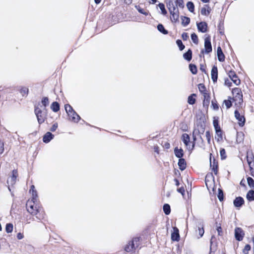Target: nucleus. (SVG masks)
Here are the masks:
<instances>
[{
  "instance_id": "412c9836",
  "label": "nucleus",
  "mask_w": 254,
  "mask_h": 254,
  "mask_svg": "<svg viewBox=\"0 0 254 254\" xmlns=\"http://www.w3.org/2000/svg\"><path fill=\"white\" fill-rule=\"evenodd\" d=\"M233 100L241 105L243 102L242 93H241L238 95H235L233 97Z\"/></svg>"
},
{
  "instance_id": "c03bdc74",
  "label": "nucleus",
  "mask_w": 254,
  "mask_h": 254,
  "mask_svg": "<svg viewBox=\"0 0 254 254\" xmlns=\"http://www.w3.org/2000/svg\"><path fill=\"white\" fill-rule=\"evenodd\" d=\"M191 39L194 44H197L198 43V37L195 33H192L191 34Z\"/></svg>"
},
{
  "instance_id": "2f4dec72",
  "label": "nucleus",
  "mask_w": 254,
  "mask_h": 254,
  "mask_svg": "<svg viewBox=\"0 0 254 254\" xmlns=\"http://www.w3.org/2000/svg\"><path fill=\"white\" fill-rule=\"evenodd\" d=\"M189 68L191 72L193 74H196L197 73V67L196 66L195 64H190L189 65Z\"/></svg>"
},
{
  "instance_id": "6ab92c4d",
  "label": "nucleus",
  "mask_w": 254,
  "mask_h": 254,
  "mask_svg": "<svg viewBox=\"0 0 254 254\" xmlns=\"http://www.w3.org/2000/svg\"><path fill=\"white\" fill-rule=\"evenodd\" d=\"M174 153L175 156L179 158H182L184 156V151L182 148L179 149L178 147H176L174 149Z\"/></svg>"
},
{
  "instance_id": "b1692460",
  "label": "nucleus",
  "mask_w": 254,
  "mask_h": 254,
  "mask_svg": "<svg viewBox=\"0 0 254 254\" xmlns=\"http://www.w3.org/2000/svg\"><path fill=\"white\" fill-rule=\"evenodd\" d=\"M135 7L140 13H141L145 16H147L149 13V12L147 9L141 8L139 5H135Z\"/></svg>"
},
{
  "instance_id": "13d9d810",
  "label": "nucleus",
  "mask_w": 254,
  "mask_h": 254,
  "mask_svg": "<svg viewBox=\"0 0 254 254\" xmlns=\"http://www.w3.org/2000/svg\"><path fill=\"white\" fill-rule=\"evenodd\" d=\"M182 38L183 40H187L189 38V36L187 33L184 32L182 35Z\"/></svg>"
},
{
  "instance_id": "052dcab7",
  "label": "nucleus",
  "mask_w": 254,
  "mask_h": 254,
  "mask_svg": "<svg viewBox=\"0 0 254 254\" xmlns=\"http://www.w3.org/2000/svg\"><path fill=\"white\" fill-rule=\"evenodd\" d=\"M217 135L220 139H222V134L221 129L218 130L217 131H216Z\"/></svg>"
},
{
  "instance_id": "f704fd0d",
  "label": "nucleus",
  "mask_w": 254,
  "mask_h": 254,
  "mask_svg": "<svg viewBox=\"0 0 254 254\" xmlns=\"http://www.w3.org/2000/svg\"><path fill=\"white\" fill-rule=\"evenodd\" d=\"M247 182H248V184L249 186L251 188L254 189V179L252 178L249 177L247 178Z\"/></svg>"
},
{
  "instance_id": "bf43d9fd",
  "label": "nucleus",
  "mask_w": 254,
  "mask_h": 254,
  "mask_svg": "<svg viewBox=\"0 0 254 254\" xmlns=\"http://www.w3.org/2000/svg\"><path fill=\"white\" fill-rule=\"evenodd\" d=\"M58 124L55 123L51 127L50 130L51 131H55L58 128Z\"/></svg>"
},
{
  "instance_id": "1a4fd4ad",
  "label": "nucleus",
  "mask_w": 254,
  "mask_h": 254,
  "mask_svg": "<svg viewBox=\"0 0 254 254\" xmlns=\"http://www.w3.org/2000/svg\"><path fill=\"white\" fill-rule=\"evenodd\" d=\"M234 114L235 118L239 121V126L240 127L244 126L246 121L244 116L241 115L237 110H235Z\"/></svg>"
},
{
  "instance_id": "09e8293b",
  "label": "nucleus",
  "mask_w": 254,
  "mask_h": 254,
  "mask_svg": "<svg viewBox=\"0 0 254 254\" xmlns=\"http://www.w3.org/2000/svg\"><path fill=\"white\" fill-rule=\"evenodd\" d=\"M205 136L208 144H210L211 134L209 131H206L205 132Z\"/></svg>"
},
{
  "instance_id": "e433bc0d",
  "label": "nucleus",
  "mask_w": 254,
  "mask_h": 254,
  "mask_svg": "<svg viewBox=\"0 0 254 254\" xmlns=\"http://www.w3.org/2000/svg\"><path fill=\"white\" fill-rule=\"evenodd\" d=\"M175 4L176 6L183 8L184 7V3L183 0H176Z\"/></svg>"
},
{
  "instance_id": "4c0bfd02",
  "label": "nucleus",
  "mask_w": 254,
  "mask_h": 254,
  "mask_svg": "<svg viewBox=\"0 0 254 254\" xmlns=\"http://www.w3.org/2000/svg\"><path fill=\"white\" fill-rule=\"evenodd\" d=\"M158 6L159 7L160 10H161L162 14L164 15H166L167 12L165 9V5L162 3H160L158 4Z\"/></svg>"
},
{
  "instance_id": "49530a36",
  "label": "nucleus",
  "mask_w": 254,
  "mask_h": 254,
  "mask_svg": "<svg viewBox=\"0 0 254 254\" xmlns=\"http://www.w3.org/2000/svg\"><path fill=\"white\" fill-rule=\"evenodd\" d=\"M251 247L250 245L247 244L245 246L244 249L243 250V253L244 254H248L249 252L251 250Z\"/></svg>"
},
{
  "instance_id": "9b49d317",
  "label": "nucleus",
  "mask_w": 254,
  "mask_h": 254,
  "mask_svg": "<svg viewBox=\"0 0 254 254\" xmlns=\"http://www.w3.org/2000/svg\"><path fill=\"white\" fill-rule=\"evenodd\" d=\"M171 240L177 242L180 240L179 231L177 227H173V232L171 234Z\"/></svg>"
},
{
  "instance_id": "3c124183",
  "label": "nucleus",
  "mask_w": 254,
  "mask_h": 254,
  "mask_svg": "<svg viewBox=\"0 0 254 254\" xmlns=\"http://www.w3.org/2000/svg\"><path fill=\"white\" fill-rule=\"evenodd\" d=\"M224 103L225 104L227 109L230 108L232 106V102L230 100H224Z\"/></svg>"
},
{
  "instance_id": "4d7b16f0",
  "label": "nucleus",
  "mask_w": 254,
  "mask_h": 254,
  "mask_svg": "<svg viewBox=\"0 0 254 254\" xmlns=\"http://www.w3.org/2000/svg\"><path fill=\"white\" fill-rule=\"evenodd\" d=\"M4 151L3 142L0 140V154H2Z\"/></svg>"
},
{
  "instance_id": "4be33fe9",
  "label": "nucleus",
  "mask_w": 254,
  "mask_h": 254,
  "mask_svg": "<svg viewBox=\"0 0 254 254\" xmlns=\"http://www.w3.org/2000/svg\"><path fill=\"white\" fill-rule=\"evenodd\" d=\"M210 167L212 168V170L214 172L215 175H217L218 173V165L217 163L214 160L213 164H212L211 161L210 160Z\"/></svg>"
},
{
  "instance_id": "72a5a7b5",
  "label": "nucleus",
  "mask_w": 254,
  "mask_h": 254,
  "mask_svg": "<svg viewBox=\"0 0 254 254\" xmlns=\"http://www.w3.org/2000/svg\"><path fill=\"white\" fill-rule=\"evenodd\" d=\"M187 7L188 9V10L191 12H193L194 9V5L192 2L191 1H189L187 3Z\"/></svg>"
},
{
  "instance_id": "0e129e2a",
  "label": "nucleus",
  "mask_w": 254,
  "mask_h": 254,
  "mask_svg": "<svg viewBox=\"0 0 254 254\" xmlns=\"http://www.w3.org/2000/svg\"><path fill=\"white\" fill-rule=\"evenodd\" d=\"M217 231L218 232V234L219 235H222V228H221V226L217 227Z\"/></svg>"
},
{
  "instance_id": "dca6fc26",
  "label": "nucleus",
  "mask_w": 254,
  "mask_h": 254,
  "mask_svg": "<svg viewBox=\"0 0 254 254\" xmlns=\"http://www.w3.org/2000/svg\"><path fill=\"white\" fill-rule=\"evenodd\" d=\"M54 135L50 132H47L43 137V141L45 143L49 142L52 139H53Z\"/></svg>"
},
{
  "instance_id": "5701e85b",
  "label": "nucleus",
  "mask_w": 254,
  "mask_h": 254,
  "mask_svg": "<svg viewBox=\"0 0 254 254\" xmlns=\"http://www.w3.org/2000/svg\"><path fill=\"white\" fill-rule=\"evenodd\" d=\"M184 58L188 61H190L192 59V51L189 49L186 53L183 55Z\"/></svg>"
},
{
  "instance_id": "e2e57ef3",
  "label": "nucleus",
  "mask_w": 254,
  "mask_h": 254,
  "mask_svg": "<svg viewBox=\"0 0 254 254\" xmlns=\"http://www.w3.org/2000/svg\"><path fill=\"white\" fill-rule=\"evenodd\" d=\"M212 105L213 106V109L214 110H217L218 109V105L214 103L213 101H212Z\"/></svg>"
},
{
  "instance_id": "8fccbe9b",
  "label": "nucleus",
  "mask_w": 254,
  "mask_h": 254,
  "mask_svg": "<svg viewBox=\"0 0 254 254\" xmlns=\"http://www.w3.org/2000/svg\"><path fill=\"white\" fill-rule=\"evenodd\" d=\"M15 181L16 177H11L10 178L7 180V183L8 184L13 185L15 183Z\"/></svg>"
},
{
  "instance_id": "a19ab883",
  "label": "nucleus",
  "mask_w": 254,
  "mask_h": 254,
  "mask_svg": "<svg viewBox=\"0 0 254 254\" xmlns=\"http://www.w3.org/2000/svg\"><path fill=\"white\" fill-rule=\"evenodd\" d=\"M218 198L220 201H222L223 200V190L221 189H218V193L217 195Z\"/></svg>"
},
{
  "instance_id": "423d86ee",
  "label": "nucleus",
  "mask_w": 254,
  "mask_h": 254,
  "mask_svg": "<svg viewBox=\"0 0 254 254\" xmlns=\"http://www.w3.org/2000/svg\"><path fill=\"white\" fill-rule=\"evenodd\" d=\"M211 51L212 46L210 42V37L207 36L204 39V51L202 50L201 53L203 54L204 52L205 54H209Z\"/></svg>"
},
{
  "instance_id": "de8ad7c7",
  "label": "nucleus",
  "mask_w": 254,
  "mask_h": 254,
  "mask_svg": "<svg viewBox=\"0 0 254 254\" xmlns=\"http://www.w3.org/2000/svg\"><path fill=\"white\" fill-rule=\"evenodd\" d=\"M198 89L200 92L202 93L204 95V92H206V88L204 84H199L198 85Z\"/></svg>"
},
{
  "instance_id": "ddd939ff",
  "label": "nucleus",
  "mask_w": 254,
  "mask_h": 254,
  "mask_svg": "<svg viewBox=\"0 0 254 254\" xmlns=\"http://www.w3.org/2000/svg\"><path fill=\"white\" fill-rule=\"evenodd\" d=\"M211 76L213 82H216L218 78V69L215 65H214L211 69Z\"/></svg>"
},
{
  "instance_id": "37998d69",
  "label": "nucleus",
  "mask_w": 254,
  "mask_h": 254,
  "mask_svg": "<svg viewBox=\"0 0 254 254\" xmlns=\"http://www.w3.org/2000/svg\"><path fill=\"white\" fill-rule=\"evenodd\" d=\"M41 102H42V105L45 107H47L49 104L48 98L47 97H44L42 99Z\"/></svg>"
},
{
  "instance_id": "0eeeda50",
  "label": "nucleus",
  "mask_w": 254,
  "mask_h": 254,
  "mask_svg": "<svg viewBox=\"0 0 254 254\" xmlns=\"http://www.w3.org/2000/svg\"><path fill=\"white\" fill-rule=\"evenodd\" d=\"M245 233L243 230L239 227H237L235 229V237L236 239L238 241H241L243 240Z\"/></svg>"
},
{
  "instance_id": "a878e982",
  "label": "nucleus",
  "mask_w": 254,
  "mask_h": 254,
  "mask_svg": "<svg viewBox=\"0 0 254 254\" xmlns=\"http://www.w3.org/2000/svg\"><path fill=\"white\" fill-rule=\"evenodd\" d=\"M204 100H203V105L204 106H208L210 101V96L209 95L207 92H204L203 95Z\"/></svg>"
},
{
  "instance_id": "bb28decb",
  "label": "nucleus",
  "mask_w": 254,
  "mask_h": 254,
  "mask_svg": "<svg viewBox=\"0 0 254 254\" xmlns=\"http://www.w3.org/2000/svg\"><path fill=\"white\" fill-rule=\"evenodd\" d=\"M51 108L54 112H57L60 110V105L57 102H54L51 105Z\"/></svg>"
},
{
  "instance_id": "20e7f679",
  "label": "nucleus",
  "mask_w": 254,
  "mask_h": 254,
  "mask_svg": "<svg viewBox=\"0 0 254 254\" xmlns=\"http://www.w3.org/2000/svg\"><path fill=\"white\" fill-rule=\"evenodd\" d=\"M247 160L250 167L251 175L254 177V156L252 152H247Z\"/></svg>"
},
{
  "instance_id": "5fc2aeb1",
  "label": "nucleus",
  "mask_w": 254,
  "mask_h": 254,
  "mask_svg": "<svg viewBox=\"0 0 254 254\" xmlns=\"http://www.w3.org/2000/svg\"><path fill=\"white\" fill-rule=\"evenodd\" d=\"M201 14L203 15H208L210 13V11H206L205 7H203L201 9Z\"/></svg>"
},
{
  "instance_id": "6e6552de",
  "label": "nucleus",
  "mask_w": 254,
  "mask_h": 254,
  "mask_svg": "<svg viewBox=\"0 0 254 254\" xmlns=\"http://www.w3.org/2000/svg\"><path fill=\"white\" fill-rule=\"evenodd\" d=\"M228 75L235 84L236 85H239L240 84L241 81L238 78L235 71L233 70L229 71Z\"/></svg>"
},
{
  "instance_id": "774afa93",
  "label": "nucleus",
  "mask_w": 254,
  "mask_h": 254,
  "mask_svg": "<svg viewBox=\"0 0 254 254\" xmlns=\"http://www.w3.org/2000/svg\"><path fill=\"white\" fill-rule=\"evenodd\" d=\"M225 85H226L228 86H230L231 83L228 79H225Z\"/></svg>"
},
{
  "instance_id": "338daca9",
  "label": "nucleus",
  "mask_w": 254,
  "mask_h": 254,
  "mask_svg": "<svg viewBox=\"0 0 254 254\" xmlns=\"http://www.w3.org/2000/svg\"><path fill=\"white\" fill-rule=\"evenodd\" d=\"M200 69L202 72L206 73L205 66L202 64H200Z\"/></svg>"
},
{
  "instance_id": "c85d7f7f",
  "label": "nucleus",
  "mask_w": 254,
  "mask_h": 254,
  "mask_svg": "<svg viewBox=\"0 0 254 254\" xmlns=\"http://www.w3.org/2000/svg\"><path fill=\"white\" fill-rule=\"evenodd\" d=\"M64 109L68 115H70L72 113H74L75 111L72 107L68 104L64 105Z\"/></svg>"
},
{
  "instance_id": "39448f33",
  "label": "nucleus",
  "mask_w": 254,
  "mask_h": 254,
  "mask_svg": "<svg viewBox=\"0 0 254 254\" xmlns=\"http://www.w3.org/2000/svg\"><path fill=\"white\" fill-rule=\"evenodd\" d=\"M182 139L184 143L189 150L191 151L194 147L195 143L192 142L191 146L190 145V137L187 133H184L182 136Z\"/></svg>"
},
{
  "instance_id": "7c9ffc66",
  "label": "nucleus",
  "mask_w": 254,
  "mask_h": 254,
  "mask_svg": "<svg viewBox=\"0 0 254 254\" xmlns=\"http://www.w3.org/2000/svg\"><path fill=\"white\" fill-rule=\"evenodd\" d=\"M157 29L164 34H167L168 33V31L164 28V26L162 24H159L157 25Z\"/></svg>"
},
{
  "instance_id": "f03ea898",
  "label": "nucleus",
  "mask_w": 254,
  "mask_h": 254,
  "mask_svg": "<svg viewBox=\"0 0 254 254\" xmlns=\"http://www.w3.org/2000/svg\"><path fill=\"white\" fill-rule=\"evenodd\" d=\"M34 111L38 123L39 124L43 123L47 118V113L46 111L42 110L39 107H35Z\"/></svg>"
},
{
  "instance_id": "393cba45",
  "label": "nucleus",
  "mask_w": 254,
  "mask_h": 254,
  "mask_svg": "<svg viewBox=\"0 0 254 254\" xmlns=\"http://www.w3.org/2000/svg\"><path fill=\"white\" fill-rule=\"evenodd\" d=\"M247 199L250 201H254V190H249L247 195H246Z\"/></svg>"
},
{
  "instance_id": "9d476101",
  "label": "nucleus",
  "mask_w": 254,
  "mask_h": 254,
  "mask_svg": "<svg viewBox=\"0 0 254 254\" xmlns=\"http://www.w3.org/2000/svg\"><path fill=\"white\" fill-rule=\"evenodd\" d=\"M198 30L202 33H205L207 30V24L205 22H200L196 23Z\"/></svg>"
},
{
  "instance_id": "6e6d98bb",
  "label": "nucleus",
  "mask_w": 254,
  "mask_h": 254,
  "mask_svg": "<svg viewBox=\"0 0 254 254\" xmlns=\"http://www.w3.org/2000/svg\"><path fill=\"white\" fill-rule=\"evenodd\" d=\"M204 229L203 228H200V227L198 228V233L199 235V238L202 237L204 234Z\"/></svg>"
},
{
  "instance_id": "ea45409f",
  "label": "nucleus",
  "mask_w": 254,
  "mask_h": 254,
  "mask_svg": "<svg viewBox=\"0 0 254 254\" xmlns=\"http://www.w3.org/2000/svg\"><path fill=\"white\" fill-rule=\"evenodd\" d=\"M5 230L7 233H11L13 230V225L11 223H8L6 225Z\"/></svg>"
},
{
  "instance_id": "aec40b11",
  "label": "nucleus",
  "mask_w": 254,
  "mask_h": 254,
  "mask_svg": "<svg viewBox=\"0 0 254 254\" xmlns=\"http://www.w3.org/2000/svg\"><path fill=\"white\" fill-rule=\"evenodd\" d=\"M68 116L71 118V121L77 123L80 119V116L75 111H74V113H72L70 115H68Z\"/></svg>"
},
{
  "instance_id": "a211bd4d",
  "label": "nucleus",
  "mask_w": 254,
  "mask_h": 254,
  "mask_svg": "<svg viewBox=\"0 0 254 254\" xmlns=\"http://www.w3.org/2000/svg\"><path fill=\"white\" fill-rule=\"evenodd\" d=\"M178 164L179 167V169L183 171L186 168V162L184 159L179 158Z\"/></svg>"
},
{
  "instance_id": "58836bf2",
  "label": "nucleus",
  "mask_w": 254,
  "mask_h": 254,
  "mask_svg": "<svg viewBox=\"0 0 254 254\" xmlns=\"http://www.w3.org/2000/svg\"><path fill=\"white\" fill-rule=\"evenodd\" d=\"M176 43H177L178 46L179 47L180 51H182L185 49V46L183 44V43L181 40H179V39L177 40L176 41Z\"/></svg>"
},
{
  "instance_id": "603ef678",
  "label": "nucleus",
  "mask_w": 254,
  "mask_h": 254,
  "mask_svg": "<svg viewBox=\"0 0 254 254\" xmlns=\"http://www.w3.org/2000/svg\"><path fill=\"white\" fill-rule=\"evenodd\" d=\"M232 93L234 95H238L242 93L241 90L239 88H235L232 90Z\"/></svg>"
},
{
  "instance_id": "cd10ccee",
  "label": "nucleus",
  "mask_w": 254,
  "mask_h": 254,
  "mask_svg": "<svg viewBox=\"0 0 254 254\" xmlns=\"http://www.w3.org/2000/svg\"><path fill=\"white\" fill-rule=\"evenodd\" d=\"M196 97V94H192L190 96H189L188 99V102L190 105H193L195 104L196 100L195 97Z\"/></svg>"
},
{
  "instance_id": "2eb2a0df",
  "label": "nucleus",
  "mask_w": 254,
  "mask_h": 254,
  "mask_svg": "<svg viewBox=\"0 0 254 254\" xmlns=\"http://www.w3.org/2000/svg\"><path fill=\"white\" fill-rule=\"evenodd\" d=\"M167 7L168 8L170 13H172V11L177 9L176 7L175 2H174L173 0H168L167 3Z\"/></svg>"
},
{
  "instance_id": "4468645a",
  "label": "nucleus",
  "mask_w": 254,
  "mask_h": 254,
  "mask_svg": "<svg viewBox=\"0 0 254 254\" xmlns=\"http://www.w3.org/2000/svg\"><path fill=\"white\" fill-rule=\"evenodd\" d=\"M234 206L236 207H240L244 203V200L243 197L241 196L237 197L233 201Z\"/></svg>"
},
{
  "instance_id": "79ce46f5",
  "label": "nucleus",
  "mask_w": 254,
  "mask_h": 254,
  "mask_svg": "<svg viewBox=\"0 0 254 254\" xmlns=\"http://www.w3.org/2000/svg\"><path fill=\"white\" fill-rule=\"evenodd\" d=\"M213 124L215 128V131H217L218 130L221 129L220 127L219 126L218 121L217 120H214Z\"/></svg>"
},
{
  "instance_id": "864d4df0",
  "label": "nucleus",
  "mask_w": 254,
  "mask_h": 254,
  "mask_svg": "<svg viewBox=\"0 0 254 254\" xmlns=\"http://www.w3.org/2000/svg\"><path fill=\"white\" fill-rule=\"evenodd\" d=\"M220 153L222 159H224L226 158L225 150L224 148L221 149Z\"/></svg>"
},
{
  "instance_id": "69168bd1",
  "label": "nucleus",
  "mask_w": 254,
  "mask_h": 254,
  "mask_svg": "<svg viewBox=\"0 0 254 254\" xmlns=\"http://www.w3.org/2000/svg\"><path fill=\"white\" fill-rule=\"evenodd\" d=\"M197 132H199V131L198 130H195L193 132V142L194 143V142L195 141L196 139V136L194 135V133H196Z\"/></svg>"
},
{
  "instance_id": "f8f14e48",
  "label": "nucleus",
  "mask_w": 254,
  "mask_h": 254,
  "mask_svg": "<svg viewBox=\"0 0 254 254\" xmlns=\"http://www.w3.org/2000/svg\"><path fill=\"white\" fill-rule=\"evenodd\" d=\"M171 14V20L173 22H177L179 20V11L178 9L172 11Z\"/></svg>"
},
{
  "instance_id": "c9c22d12",
  "label": "nucleus",
  "mask_w": 254,
  "mask_h": 254,
  "mask_svg": "<svg viewBox=\"0 0 254 254\" xmlns=\"http://www.w3.org/2000/svg\"><path fill=\"white\" fill-rule=\"evenodd\" d=\"M20 92L23 96H26L28 93V88L26 87H23L20 89Z\"/></svg>"
},
{
  "instance_id": "7ed1b4c3",
  "label": "nucleus",
  "mask_w": 254,
  "mask_h": 254,
  "mask_svg": "<svg viewBox=\"0 0 254 254\" xmlns=\"http://www.w3.org/2000/svg\"><path fill=\"white\" fill-rule=\"evenodd\" d=\"M138 238H134L131 241L128 242V244L125 248V250L127 252H135L136 247L138 246Z\"/></svg>"
},
{
  "instance_id": "c756f323",
  "label": "nucleus",
  "mask_w": 254,
  "mask_h": 254,
  "mask_svg": "<svg viewBox=\"0 0 254 254\" xmlns=\"http://www.w3.org/2000/svg\"><path fill=\"white\" fill-rule=\"evenodd\" d=\"M181 19H182V24L184 26H187L190 23V18H189L188 17L182 16L181 17Z\"/></svg>"
},
{
  "instance_id": "a18cd8bd",
  "label": "nucleus",
  "mask_w": 254,
  "mask_h": 254,
  "mask_svg": "<svg viewBox=\"0 0 254 254\" xmlns=\"http://www.w3.org/2000/svg\"><path fill=\"white\" fill-rule=\"evenodd\" d=\"M32 193V198L31 200H29L28 201H33L34 202H37V198L38 197L37 193L36 190L31 192Z\"/></svg>"
},
{
  "instance_id": "f257e3e1",
  "label": "nucleus",
  "mask_w": 254,
  "mask_h": 254,
  "mask_svg": "<svg viewBox=\"0 0 254 254\" xmlns=\"http://www.w3.org/2000/svg\"><path fill=\"white\" fill-rule=\"evenodd\" d=\"M26 206L27 211L32 215L35 216L38 220L40 221L44 218V213L37 205L36 202L28 201Z\"/></svg>"
},
{
  "instance_id": "f3484780",
  "label": "nucleus",
  "mask_w": 254,
  "mask_h": 254,
  "mask_svg": "<svg viewBox=\"0 0 254 254\" xmlns=\"http://www.w3.org/2000/svg\"><path fill=\"white\" fill-rule=\"evenodd\" d=\"M217 54L219 61L223 62L225 60V56L220 47L217 48Z\"/></svg>"
},
{
  "instance_id": "680f3d73",
  "label": "nucleus",
  "mask_w": 254,
  "mask_h": 254,
  "mask_svg": "<svg viewBox=\"0 0 254 254\" xmlns=\"http://www.w3.org/2000/svg\"><path fill=\"white\" fill-rule=\"evenodd\" d=\"M177 191L179 192L182 193V194H184V193L185 192V189L183 187H181V188L178 189Z\"/></svg>"
},
{
  "instance_id": "473e14b6",
  "label": "nucleus",
  "mask_w": 254,
  "mask_h": 254,
  "mask_svg": "<svg viewBox=\"0 0 254 254\" xmlns=\"http://www.w3.org/2000/svg\"><path fill=\"white\" fill-rule=\"evenodd\" d=\"M163 211L166 215H169L171 212L170 206L168 204H165L163 206Z\"/></svg>"
}]
</instances>
